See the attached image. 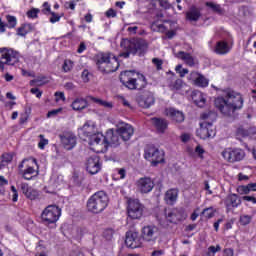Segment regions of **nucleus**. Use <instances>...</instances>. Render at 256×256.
<instances>
[{
    "mask_svg": "<svg viewBox=\"0 0 256 256\" xmlns=\"http://www.w3.org/2000/svg\"><path fill=\"white\" fill-rule=\"evenodd\" d=\"M223 97H218L214 101V105L216 109H219L223 115H231L235 113L236 109H241L243 107V97L241 94L231 90L226 89L223 90Z\"/></svg>",
    "mask_w": 256,
    "mask_h": 256,
    "instance_id": "obj_1",
    "label": "nucleus"
},
{
    "mask_svg": "<svg viewBox=\"0 0 256 256\" xmlns=\"http://www.w3.org/2000/svg\"><path fill=\"white\" fill-rule=\"evenodd\" d=\"M120 47L124 50L119 54V57L129 59V55H145L149 45L147 41L142 38L123 39L120 43Z\"/></svg>",
    "mask_w": 256,
    "mask_h": 256,
    "instance_id": "obj_2",
    "label": "nucleus"
},
{
    "mask_svg": "<svg viewBox=\"0 0 256 256\" xmlns=\"http://www.w3.org/2000/svg\"><path fill=\"white\" fill-rule=\"evenodd\" d=\"M201 119L203 122L200 123V128L196 131L197 137H200V139L215 137L217 132L213 122L217 119V113L213 111L205 112L201 115Z\"/></svg>",
    "mask_w": 256,
    "mask_h": 256,
    "instance_id": "obj_3",
    "label": "nucleus"
},
{
    "mask_svg": "<svg viewBox=\"0 0 256 256\" xmlns=\"http://www.w3.org/2000/svg\"><path fill=\"white\" fill-rule=\"evenodd\" d=\"M134 76L135 73L133 71L121 72L120 81L127 89H145L147 87V78H145V75L137 73V78Z\"/></svg>",
    "mask_w": 256,
    "mask_h": 256,
    "instance_id": "obj_4",
    "label": "nucleus"
},
{
    "mask_svg": "<svg viewBox=\"0 0 256 256\" xmlns=\"http://www.w3.org/2000/svg\"><path fill=\"white\" fill-rule=\"evenodd\" d=\"M109 205V197L104 191L94 193L87 201V209L95 215L103 213Z\"/></svg>",
    "mask_w": 256,
    "mask_h": 256,
    "instance_id": "obj_5",
    "label": "nucleus"
},
{
    "mask_svg": "<svg viewBox=\"0 0 256 256\" xmlns=\"http://www.w3.org/2000/svg\"><path fill=\"white\" fill-rule=\"evenodd\" d=\"M97 66L101 73H115L119 69V60L111 53H103L98 57Z\"/></svg>",
    "mask_w": 256,
    "mask_h": 256,
    "instance_id": "obj_6",
    "label": "nucleus"
},
{
    "mask_svg": "<svg viewBox=\"0 0 256 256\" xmlns=\"http://www.w3.org/2000/svg\"><path fill=\"white\" fill-rule=\"evenodd\" d=\"M61 217V208L57 205L47 206L41 213V221L43 225H55Z\"/></svg>",
    "mask_w": 256,
    "mask_h": 256,
    "instance_id": "obj_7",
    "label": "nucleus"
},
{
    "mask_svg": "<svg viewBox=\"0 0 256 256\" xmlns=\"http://www.w3.org/2000/svg\"><path fill=\"white\" fill-rule=\"evenodd\" d=\"M164 156L165 153L155 146H147L145 149L144 157L147 161H151L154 167H157L159 163H163L165 161Z\"/></svg>",
    "mask_w": 256,
    "mask_h": 256,
    "instance_id": "obj_8",
    "label": "nucleus"
},
{
    "mask_svg": "<svg viewBox=\"0 0 256 256\" xmlns=\"http://www.w3.org/2000/svg\"><path fill=\"white\" fill-rule=\"evenodd\" d=\"M19 61V53L13 49L0 48V71L3 65H15Z\"/></svg>",
    "mask_w": 256,
    "mask_h": 256,
    "instance_id": "obj_9",
    "label": "nucleus"
},
{
    "mask_svg": "<svg viewBox=\"0 0 256 256\" xmlns=\"http://www.w3.org/2000/svg\"><path fill=\"white\" fill-rule=\"evenodd\" d=\"M221 155L228 163H237L245 159V150L240 148H227L222 151Z\"/></svg>",
    "mask_w": 256,
    "mask_h": 256,
    "instance_id": "obj_10",
    "label": "nucleus"
},
{
    "mask_svg": "<svg viewBox=\"0 0 256 256\" xmlns=\"http://www.w3.org/2000/svg\"><path fill=\"white\" fill-rule=\"evenodd\" d=\"M143 211H145V207L139 200H129L127 213L130 219H141L143 217Z\"/></svg>",
    "mask_w": 256,
    "mask_h": 256,
    "instance_id": "obj_11",
    "label": "nucleus"
},
{
    "mask_svg": "<svg viewBox=\"0 0 256 256\" xmlns=\"http://www.w3.org/2000/svg\"><path fill=\"white\" fill-rule=\"evenodd\" d=\"M165 219L167 223L177 225V223H181V221L187 219V214H185L183 209L165 210Z\"/></svg>",
    "mask_w": 256,
    "mask_h": 256,
    "instance_id": "obj_12",
    "label": "nucleus"
},
{
    "mask_svg": "<svg viewBox=\"0 0 256 256\" xmlns=\"http://www.w3.org/2000/svg\"><path fill=\"white\" fill-rule=\"evenodd\" d=\"M159 237V228L154 225L144 226L142 228V239L147 243H155Z\"/></svg>",
    "mask_w": 256,
    "mask_h": 256,
    "instance_id": "obj_13",
    "label": "nucleus"
},
{
    "mask_svg": "<svg viewBox=\"0 0 256 256\" xmlns=\"http://www.w3.org/2000/svg\"><path fill=\"white\" fill-rule=\"evenodd\" d=\"M125 245L130 249H137L141 247L142 242H141V236L139 235V232H135V231L126 232Z\"/></svg>",
    "mask_w": 256,
    "mask_h": 256,
    "instance_id": "obj_14",
    "label": "nucleus"
},
{
    "mask_svg": "<svg viewBox=\"0 0 256 256\" xmlns=\"http://www.w3.org/2000/svg\"><path fill=\"white\" fill-rule=\"evenodd\" d=\"M61 143L67 151H71L77 145V136L73 132H64L59 135Z\"/></svg>",
    "mask_w": 256,
    "mask_h": 256,
    "instance_id": "obj_15",
    "label": "nucleus"
},
{
    "mask_svg": "<svg viewBox=\"0 0 256 256\" xmlns=\"http://www.w3.org/2000/svg\"><path fill=\"white\" fill-rule=\"evenodd\" d=\"M119 137L121 136L117 130H108L104 136L105 147H107V145H110V147H119V145H121V139Z\"/></svg>",
    "mask_w": 256,
    "mask_h": 256,
    "instance_id": "obj_16",
    "label": "nucleus"
},
{
    "mask_svg": "<svg viewBox=\"0 0 256 256\" xmlns=\"http://www.w3.org/2000/svg\"><path fill=\"white\" fill-rule=\"evenodd\" d=\"M86 171H88L90 175H97V173L101 171V163L99 162V156L93 155L87 159Z\"/></svg>",
    "mask_w": 256,
    "mask_h": 256,
    "instance_id": "obj_17",
    "label": "nucleus"
},
{
    "mask_svg": "<svg viewBox=\"0 0 256 256\" xmlns=\"http://www.w3.org/2000/svg\"><path fill=\"white\" fill-rule=\"evenodd\" d=\"M139 107L142 109H149L151 105H155V96L151 92H145L136 99Z\"/></svg>",
    "mask_w": 256,
    "mask_h": 256,
    "instance_id": "obj_18",
    "label": "nucleus"
},
{
    "mask_svg": "<svg viewBox=\"0 0 256 256\" xmlns=\"http://www.w3.org/2000/svg\"><path fill=\"white\" fill-rule=\"evenodd\" d=\"M136 185L140 193H151L155 187V182L149 177H142L136 182Z\"/></svg>",
    "mask_w": 256,
    "mask_h": 256,
    "instance_id": "obj_19",
    "label": "nucleus"
},
{
    "mask_svg": "<svg viewBox=\"0 0 256 256\" xmlns=\"http://www.w3.org/2000/svg\"><path fill=\"white\" fill-rule=\"evenodd\" d=\"M116 131H118V135H120L122 141H129L133 137V133H135L133 126L127 123H121Z\"/></svg>",
    "mask_w": 256,
    "mask_h": 256,
    "instance_id": "obj_20",
    "label": "nucleus"
},
{
    "mask_svg": "<svg viewBox=\"0 0 256 256\" xmlns=\"http://www.w3.org/2000/svg\"><path fill=\"white\" fill-rule=\"evenodd\" d=\"M165 115L175 123H183L185 121V114L183 113V111L177 110L173 107L166 108Z\"/></svg>",
    "mask_w": 256,
    "mask_h": 256,
    "instance_id": "obj_21",
    "label": "nucleus"
},
{
    "mask_svg": "<svg viewBox=\"0 0 256 256\" xmlns=\"http://www.w3.org/2000/svg\"><path fill=\"white\" fill-rule=\"evenodd\" d=\"M190 81L194 83L197 87H207L209 85V79L205 78L199 72H191L189 76Z\"/></svg>",
    "mask_w": 256,
    "mask_h": 256,
    "instance_id": "obj_22",
    "label": "nucleus"
},
{
    "mask_svg": "<svg viewBox=\"0 0 256 256\" xmlns=\"http://www.w3.org/2000/svg\"><path fill=\"white\" fill-rule=\"evenodd\" d=\"M151 123L154 125L158 133H165V131H167V127H169V122L164 118H151Z\"/></svg>",
    "mask_w": 256,
    "mask_h": 256,
    "instance_id": "obj_23",
    "label": "nucleus"
},
{
    "mask_svg": "<svg viewBox=\"0 0 256 256\" xmlns=\"http://www.w3.org/2000/svg\"><path fill=\"white\" fill-rule=\"evenodd\" d=\"M199 19H201V8L191 6L186 12V20L196 23Z\"/></svg>",
    "mask_w": 256,
    "mask_h": 256,
    "instance_id": "obj_24",
    "label": "nucleus"
},
{
    "mask_svg": "<svg viewBox=\"0 0 256 256\" xmlns=\"http://www.w3.org/2000/svg\"><path fill=\"white\" fill-rule=\"evenodd\" d=\"M174 55L177 57V59L184 61V63H186V65L189 67H195V58H193V56H191L189 53L179 51L178 53H174Z\"/></svg>",
    "mask_w": 256,
    "mask_h": 256,
    "instance_id": "obj_25",
    "label": "nucleus"
},
{
    "mask_svg": "<svg viewBox=\"0 0 256 256\" xmlns=\"http://www.w3.org/2000/svg\"><path fill=\"white\" fill-rule=\"evenodd\" d=\"M87 99L89 98H76L71 104L72 109L74 111H83V109H87V107H89Z\"/></svg>",
    "mask_w": 256,
    "mask_h": 256,
    "instance_id": "obj_26",
    "label": "nucleus"
},
{
    "mask_svg": "<svg viewBox=\"0 0 256 256\" xmlns=\"http://www.w3.org/2000/svg\"><path fill=\"white\" fill-rule=\"evenodd\" d=\"M93 129L94 127L89 125V124H84L83 127L79 130L78 135L80 137V139H83L84 141L88 138H90L92 135H94L95 133H93Z\"/></svg>",
    "mask_w": 256,
    "mask_h": 256,
    "instance_id": "obj_27",
    "label": "nucleus"
},
{
    "mask_svg": "<svg viewBox=\"0 0 256 256\" xmlns=\"http://www.w3.org/2000/svg\"><path fill=\"white\" fill-rule=\"evenodd\" d=\"M89 145H105V136L101 133H94L89 138Z\"/></svg>",
    "mask_w": 256,
    "mask_h": 256,
    "instance_id": "obj_28",
    "label": "nucleus"
},
{
    "mask_svg": "<svg viewBox=\"0 0 256 256\" xmlns=\"http://www.w3.org/2000/svg\"><path fill=\"white\" fill-rule=\"evenodd\" d=\"M226 207H239L241 205V198L237 194H230L225 200Z\"/></svg>",
    "mask_w": 256,
    "mask_h": 256,
    "instance_id": "obj_29",
    "label": "nucleus"
},
{
    "mask_svg": "<svg viewBox=\"0 0 256 256\" xmlns=\"http://www.w3.org/2000/svg\"><path fill=\"white\" fill-rule=\"evenodd\" d=\"M178 195L179 192L177 191V189H170L165 193L164 199L168 205H173V203L177 201Z\"/></svg>",
    "mask_w": 256,
    "mask_h": 256,
    "instance_id": "obj_30",
    "label": "nucleus"
},
{
    "mask_svg": "<svg viewBox=\"0 0 256 256\" xmlns=\"http://www.w3.org/2000/svg\"><path fill=\"white\" fill-rule=\"evenodd\" d=\"M229 51H230V48L227 42H223V41L217 42L215 47V53H217V55H227Z\"/></svg>",
    "mask_w": 256,
    "mask_h": 256,
    "instance_id": "obj_31",
    "label": "nucleus"
},
{
    "mask_svg": "<svg viewBox=\"0 0 256 256\" xmlns=\"http://www.w3.org/2000/svg\"><path fill=\"white\" fill-rule=\"evenodd\" d=\"M237 135H240L241 137H249L251 135H256V127H250L249 129L240 127L237 129Z\"/></svg>",
    "mask_w": 256,
    "mask_h": 256,
    "instance_id": "obj_32",
    "label": "nucleus"
},
{
    "mask_svg": "<svg viewBox=\"0 0 256 256\" xmlns=\"http://www.w3.org/2000/svg\"><path fill=\"white\" fill-rule=\"evenodd\" d=\"M87 99L93 101L94 103H97V105H100L101 107H105L106 109H113V103L111 102H107L93 96H87Z\"/></svg>",
    "mask_w": 256,
    "mask_h": 256,
    "instance_id": "obj_33",
    "label": "nucleus"
},
{
    "mask_svg": "<svg viewBox=\"0 0 256 256\" xmlns=\"http://www.w3.org/2000/svg\"><path fill=\"white\" fill-rule=\"evenodd\" d=\"M192 99L195 103V105H197L198 107H205V96H203V93L201 92H196L194 93V95L192 96Z\"/></svg>",
    "mask_w": 256,
    "mask_h": 256,
    "instance_id": "obj_34",
    "label": "nucleus"
},
{
    "mask_svg": "<svg viewBox=\"0 0 256 256\" xmlns=\"http://www.w3.org/2000/svg\"><path fill=\"white\" fill-rule=\"evenodd\" d=\"M13 161V154H3L0 158V169H4V167H7L9 163Z\"/></svg>",
    "mask_w": 256,
    "mask_h": 256,
    "instance_id": "obj_35",
    "label": "nucleus"
},
{
    "mask_svg": "<svg viewBox=\"0 0 256 256\" xmlns=\"http://www.w3.org/2000/svg\"><path fill=\"white\" fill-rule=\"evenodd\" d=\"M30 31H33V25L23 24L21 27L18 28L17 35H20V37H25L27 33H30Z\"/></svg>",
    "mask_w": 256,
    "mask_h": 256,
    "instance_id": "obj_36",
    "label": "nucleus"
},
{
    "mask_svg": "<svg viewBox=\"0 0 256 256\" xmlns=\"http://www.w3.org/2000/svg\"><path fill=\"white\" fill-rule=\"evenodd\" d=\"M21 175L26 181H31V179H33V175H35V168L29 166L24 171H21Z\"/></svg>",
    "mask_w": 256,
    "mask_h": 256,
    "instance_id": "obj_37",
    "label": "nucleus"
},
{
    "mask_svg": "<svg viewBox=\"0 0 256 256\" xmlns=\"http://www.w3.org/2000/svg\"><path fill=\"white\" fill-rule=\"evenodd\" d=\"M45 79H47V77L45 76H38L36 77L34 80L30 81V85L31 87H43V85H45L47 83V81H45Z\"/></svg>",
    "mask_w": 256,
    "mask_h": 256,
    "instance_id": "obj_38",
    "label": "nucleus"
},
{
    "mask_svg": "<svg viewBox=\"0 0 256 256\" xmlns=\"http://www.w3.org/2000/svg\"><path fill=\"white\" fill-rule=\"evenodd\" d=\"M206 7H209L214 13L218 15H223L224 11L221 9V5L215 4L213 2H207Z\"/></svg>",
    "mask_w": 256,
    "mask_h": 256,
    "instance_id": "obj_39",
    "label": "nucleus"
},
{
    "mask_svg": "<svg viewBox=\"0 0 256 256\" xmlns=\"http://www.w3.org/2000/svg\"><path fill=\"white\" fill-rule=\"evenodd\" d=\"M25 197H27V199H30V201H35V199H39V191L30 188Z\"/></svg>",
    "mask_w": 256,
    "mask_h": 256,
    "instance_id": "obj_40",
    "label": "nucleus"
},
{
    "mask_svg": "<svg viewBox=\"0 0 256 256\" xmlns=\"http://www.w3.org/2000/svg\"><path fill=\"white\" fill-rule=\"evenodd\" d=\"M6 19L8 24L6 25L9 29H15L17 27V18L15 16L7 15Z\"/></svg>",
    "mask_w": 256,
    "mask_h": 256,
    "instance_id": "obj_41",
    "label": "nucleus"
},
{
    "mask_svg": "<svg viewBox=\"0 0 256 256\" xmlns=\"http://www.w3.org/2000/svg\"><path fill=\"white\" fill-rule=\"evenodd\" d=\"M202 215H204L206 219H211L215 217V210L213 209V207L206 208L202 211Z\"/></svg>",
    "mask_w": 256,
    "mask_h": 256,
    "instance_id": "obj_42",
    "label": "nucleus"
},
{
    "mask_svg": "<svg viewBox=\"0 0 256 256\" xmlns=\"http://www.w3.org/2000/svg\"><path fill=\"white\" fill-rule=\"evenodd\" d=\"M237 193H239V195H249V193H251V190L249 188V184L238 186Z\"/></svg>",
    "mask_w": 256,
    "mask_h": 256,
    "instance_id": "obj_43",
    "label": "nucleus"
},
{
    "mask_svg": "<svg viewBox=\"0 0 256 256\" xmlns=\"http://www.w3.org/2000/svg\"><path fill=\"white\" fill-rule=\"evenodd\" d=\"M62 69H63L64 73H69V71H71V69H73V61L64 60Z\"/></svg>",
    "mask_w": 256,
    "mask_h": 256,
    "instance_id": "obj_44",
    "label": "nucleus"
},
{
    "mask_svg": "<svg viewBox=\"0 0 256 256\" xmlns=\"http://www.w3.org/2000/svg\"><path fill=\"white\" fill-rule=\"evenodd\" d=\"M183 87V80L177 79L174 84L171 86L172 91H179Z\"/></svg>",
    "mask_w": 256,
    "mask_h": 256,
    "instance_id": "obj_45",
    "label": "nucleus"
},
{
    "mask_svg": "<svg viewBox=\"0 0 256 256\" xmlns=\"http://www.w3.org/2000/svg\"><path fill=\"white\" fill-rule=\"evenodd\" d=\"M152 63L155 65L157 71H161V69H163V60L159 58H153Z\"/></svg>",
    "mask_w": 256,
    "mask_h": 256,
    "instance_id": "obj_46",
    "label": "nucleus"
},
{
    "mask_svg": "<svg viewBox=\"0 0 256 256\" xmlns=\"http://www.w3.org/2000/svg\"><path fill=\"white\" fill-rule=\"evenodd\" d=\"M39 14V9L37 8H32L27 12V16L29 19H37V15Z\"/></svg>",
    "mask_w": 256,
    "mask_h": 256,
    "instance_id": "obj_47",
    "label": "nucleus"
},
{
    "mask_svg": "<svg viewBox=\"0 0 256 256\" xmlns=\"http://www.w3.org/2000/svg\"><path fill=\"white\" fill-rule=\"evenodd\" d=\"M50 14H51L50 23H57L61 21V16H59V14L51 11H50Z\"/></svg>",
    "mask_w": 256,
    "mask_h": 256,
    "instance_id": "obj_48",
    "label": "nucleus"
},
{
    "mask_svg": "<svg viewBox=\"0 0 256 256\" xmlns=\"http://www.w3.org/2000/svg\"><path fill=\"white\" fill-rule=\"evenodd\" d=\"M240 223H242V225H249V223H251V216H249V215L241 216Z\"/></svg>",
    "mask_w": 256,
    "mask_h": 256,
    "instance_id": "obj_49",
    "label": "nucleus"
},
{
    "mask_svg": "<svg viewBox=\"0 0 256 256\" xmlns=\"http://www.w3.org/2000/svg\"><path fill=\"white\" fill-rule=\"evenodd\" d=\"M160 7H162L163 9H171V4L169 3V1L167 0H157Z\"/></svg>",
    "mask_w": 256,
    "mask_h": 256,
    "instance_id": "obj_50",
    "label": "nucleus"
},
{
    "mask_svg": "<svg viewBox=\"0 0 256 256\" xmlns=\"http://www.w3.org/2000/svg\"><path fill=\"white\" fill-rule=\"evenodd\" d=\"M208 251H209V252H208L209 255H211V253H212L213 255H215V253L221 251V246H219V245H217L216 247H215V246H210V247L208 248Z\"/></svg>",
    "mask_w": 256,
    "mask_h": 256,
    "instance_id": "obj_51",
    "label": "nucleus"
},
{
    "mask_svg": "<svg viewBox=\"0 0 256 256\" xmlns=\"http://www.w3.org/2000/svg\"><path fill=\"white\" fill-rule=\"evenodd\" d=\"M103 235L107 241H111L113 239V231L111 229L105 230Z\"/></svg>",
    "mask_w": 256,
    "mask_h": 256,
    "instance_id": "obj_52",
    "label": "nucleus"
},
{
    "mask_svg": "<svg viewBox=\"0 0 256 256\" xmlns=\"http://www.w3.org/2000/svg\"><path fill=\"white\" fill-rule=\"evenodd\" d=\"M89 75H90L89 70L87 69L83 70L81 77L84 83H89Z\"/></svg>",
    "mask_w": 256,
    "mask_h": 256,
    "instance_id": "obj_53",
    "label": "nucleus"
},
{
    "mask_svg": "<svg viewBox=\"0 0 256 256\" xmlns=\"http://www.w3.org/2000/svg\"><path fill=\"white\" fill-rule=\"evenodd\" d=\"M30 93H32V95H36L38 99H41V96L43 95V92L40 91L39 88H32Z\"/></svg>",
    "mask_w": 256,
    "mask_h": 256,
    "instance_id": "obj_54",
    "label": "nucleus"
},
{
    "mask_svg": "<svg viewBox=\"0 0 256 256\" xmlns=\"http://www.w3.org/2000/svg\"><path fill=\"white\" fill-rule=\"evenodd\" d=\"M11 191L13 193L12 201L15 203V202H17V199L19 197V193L17 192V188H15V186H11Z\"/></svg>",
    "mask_w": 256,
    "mask_h": 256,
    "instance_id": "obj_55",
    "label": "nucleus"
},
{
    "mask_svg": "<svg viewBox=\"0 0 256 256\" xmlns=\"http://www.w3.org/2000/svg\"><path fill=\"white\" fill-rule=\"evenodd\" d=\"M21 191L22 193L26 196V194L29 192V190L31 189V187H29V184L27 183H22L21 184Z\"/></svg>",
    "mask_w": 256,
    "mask_h": 256,
    "instance_id": "obj_56",
    "label": "nucleus"
},
{
    "mask_svg": "<svg viewBox=\"0 0 256 256\" xmlns=\"http://www.w3.org/2000/svg\"><path fill=\"white\" fill-rule=\"evenodd\" d=\"M56 102L65 101V93L63 92H55Z\"/></svg>",
    "mask_w": 256,
    "mask_h": 256,
    "instance_id": "obj_57",
    "label": "nucleus"
},
{
    "mask_svg": "<svg viewBox=\"0 0 256 256\" xmlns=\"http://www.w3.org/2000/svg\"><path fill=\"white\" fill-rule=\"evenodd\" d=\"M242 201H248V202H251V203H256V198L254 195H250V196H243L242 197Z\"/></svg>",
    "mask_w": 256,
    "mask_h": 256,
    "instance_id": "obj_58",
    "label": "nucleus"
},
{
    "mask_svg": "<svg viewBox=\"0 0 256 256\" xmlns=\"http://www.w3.org/2000/svg\"><path fill=\"white\" fill-rule=\"evenodd\" d=\"M61 111H63V108H58V109L49 111L47 114V117H54V115L61 113Z\"/></svg>",
    "mask_w": 256,
    "mask_h": 256,
    "instance_id": "obj_59",
    "label": "nucleus"
},
{
    "mask_svg": "<svg viewBox=\"0 0 256 256\" xmlns=\"http://www.w3.org/2000/svg\"><path fill=\"white\" fill-rule=\"evenodd\" d=\"M106 17H117V12L113 8H110L106 11Z\"/></svg>",
    "mask_w": 256,
    "mask_h": 256,
    "instance_id": "obj_60",
    "label": "nucleus"
},
{
    "mask_svg": "<svg viewBox=\"0 0 256 256\" xmlns=\"http://www.w3.org/2000/svg\"><path fill=\"white\" fill-rule=\"evenodd\" d=\"M49 140L47 139H42L39 143H38V147L39 149H45V145H48Z\"/></svg>",
    "mask_w": 256,
    "mask_h": 256,
    "instance_id": "obj_61",
    "label": "nucleus"
},
{
    "mask_svg": "<svg viewBox=\"0 0 256 256\" xmlns=\"http://www.w3.org/2000/svg\"><path fill=\"white\" fill-rule=\"evenodd\" d=\"M85 49H87V46L85 45L84 42H81L78 47L77 53H83V51H85Z\"/></svg>",
    "mask_w": 256,
    "mask_h": 256,
    "instance_id": "obj_62",
    "label": "nucleus"
},
{
    "mask_svg": "<svg viewBox=\"0 0 256 256\" xmlns=\"http://www.w3.org/2000/svg\"><path fill=\"white\" fill-rule=\"evenodd\" d=\"M223 256H233V249L231 248L225 249Z\"/></svg>",
    "mask_w": 256,
    "mask_h": 256,
    "instance_id": "obj_63",
    "label": "nucleus"
},
{
    "mask_svg": "<svg viewBox=\"0 0 256 256\" xmlns=\"http://www.w3.org/2000/svg\"><path fill=\"white\" fill-rule=\"evenodd\" d=\"M70 256H85V255L83 254V252L77 250V251H73V252L70 254Z\"/></svg>",
    "mask_w": 256,
    "mask_h": 256,
    "instance_id": "obj_64",
    "label": "nucleus"
}]
</instances>
